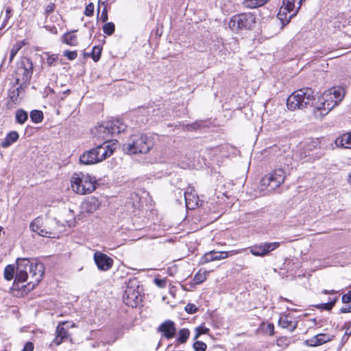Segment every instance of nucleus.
<instances>
[{
	"label": "nucleus",
	"mask_w": 351,
	"mask_h": 351,
	"mask_svg": "<svg viewBox=\"0 0 351 351\" xmlns=\"http://www.w3.org/2000/svg\"><path fill=\"white\" fill-rule=\"evenodd\" d=\"M45 267L36 260L19 258L16 260V275L14 284L19 286L29 279L28 289H34L43 279Z\"/></svg>",
	"instance_id": "obj_1"
},
{
	"label": "nucleus",
	"mask_w": 351,
	"mask_h": 351,
	"mask_svg": "<svg viewBox=\"0 0 351 351\" xmlns=\"http://www.w3.org/2000/svg\"><path fill=\"white\" fill-rule=\"evenodd\" d=\"M343 97L344 90L341 87H333L325 91L319 105L313 109L314 117L317 119H322L341 101Z\"/></svg>",
	"instance_id": "obj_2"
},
{
	"label": "nucleus",
	"mask_w": 351,
	"mask_h": 351,
	"mask_svg": "<svg viewBox=\"0 0 351 351\" xmlns=\"http://www.w3.org/2000/svg\"><path fill=\"white\" fill-rule=\"evenodd\" d=\"M153 141L150 136L145 134L131 135L128 141L123 145V151L129 155L147 154L153 147Z\"/></svg>",
	"instance_id": "obj_3"
},
{
	"label": "nucleus",
	"mask_w": 351,
	"mask_h": 351,
	"mask_svg": "<svg viewBox=\"0 0 351 351\" xmlns=\"http://www.w3.org/2000/svg\"><path fill=\"white\" fill-rule=\"evenodd\" d=\"M315 100L314 90L311 88H303L293 92L287 100L290 110L303 109Z\"/></svg>",
	"instance_id": "obj_4"
},
{
	"label": "nucleus",
	"mask_w": 351,
	"mask_h": 351,
	"mask_svg": "<svg viewBox=\"0 0 351 351\" xmlns=\"http://www.w3.org/2000/svg\"><path fill=\"white\" fill-rule=\"evenodd\" d=\"M114 152L110 145L104 143L84 152L80 157V163L84 165H94L110 157Z\"/></svg>",
	"instance_id": "obj_5"
},
{
	"label": "nucleus",
	"mask_w": 351,
	"mask_h": 351,
	"mask_svg": "<svg viewBox=\"0 0 351 351\" xmlns=\"http://www.w3.org/2000/svg\"><path fill=\"white\" fill-rule=\"evenodd\" d=\"M72 190L77 194L86 195L91 193L97 188L95 178L82 172L74 173L71 178Z\"/></svg>",
	"instance_id": "obj_6"
},
{
	"label": "nucleus",
	"mask_w": 351,
	"mask_h": 351,
	"mask_svg": "<svg viewBox=\"0 0 351 351\" xmlns=\"http://www.w3.org/2000/svg\"><path fill=\"white\" fill-rule=\"evenodd\" d=\"M305 0H283L278 14V18L282 24V27L288 24L291 19L296 15Z\"/></svg>",
	"instance_id": "obj_7"
},
{
	"label": "nucleus",
	"mask_w": 351,
	"mask_h": 351,
	"mask_svg": "<svg viewBox=\"0 0 351 351\" xmlns=\"http://www.w3.org/2000/svg\"><path fill=\"white\" fill-rule=\"evenodd\" d=\"M139 282L136 278L130 279L126 283L123 300L124 303L132 308L136 307L142 302V295L139 291Z\"/></svg>",
	"instance_id": "obj_8"
},
{
	"label": "nucleus",
	"mask_w": 351,
	"mask_h": 351,
	"mask_svg": "<svg viewBox=\"0 0 351 351\" xmlns=\"http://www.w3.org/2000/svg\"><path fill=\"white\" fill-rule=\"evenodd\" d=\"M255 24V15L248 12L233 16L229 22V27L233 32H239L243 29H252Z\"/></svg>",
	"instance_id": "obj_9"
},
{
	"label": "nucleus",
	"mask_w": 351,
	"mask_h": 351,
	"mask_svg": "<svg viewBox=\"0 0 351 351\" xmlns=\"http://www.w3.org/2000/svg\"><path fill=\"white\" fill-rule=\"evenodd\" d=\"M126 128V124L121 119H114L101 124L96 130L98 137L107 138L109 134L112 135L123 132Z\"/></svg>",
	"instance_id": "obj_10"
},
{
	"label": "nucleus",
	"mask_w": 351,
	"mask_h": 351,
	"mask_svg": "<svg viewBox=\"0 0 351 351\" xmlns=\"http://www.w3.org/2000/svg\"><path fill=\"white\" fill-rule=\"evenodd\" d=\"M285 172L282 169H277L264 176L261 180V184L268 191L278 188L285 181Z\"/></svg>",
	"instance_id": "obj_11"
},
{
	"label": "nucleus",
	"mask_w": 351,
	"mask_h": 351,
	"mask_svg": "<svg viewBox=\"0 0 351 351\" xmlns=\"http://www.w3.org/2000/svg\"><path fill=\"white\" fill-rule=\"evenodd\" d=\"M33 73V64L29 59L22 60L19 65L16 71V83L18 85L27 86Z\"/></svg>",
	"instance_id": "obj_12"
},
{
	"label": "nucleus",
	"mask_w": 351,
	"mask_h": 351,
	"mask_svg": "<svg viewBox=\"0 0 351 351\" xmlns=\"http://www.w3.org/2000/svg\"><path fill=\"white\" fill-rule=\"evenodd\" d=\"M280 246L278 242L263 243L256 244L250 248L252 254L256 256H265L270 252L274 250Z\"/></svg>",
	"instance_id": "obj_13"
},
{
	"label": "nucleus",
	"mask_w": 351,
	"mask_h": 351,
	"mask_svg": "<svg viewBox=\"0 0 351 351\" xmlns=\"http://www.w3.org/2000/svg\"><path fill=\"white\" fill-rule=\"evenodd\" d=\"M93 259L97 268L103 271L110 269L114 263L112 258L99 251H96L94 253Z\"/></svg>",
	"instance_id": "obj_14"
},
{
	"label": "nucleus",
	"mask_w": 351,
	"mask_h": 351,
	"mask_svg": "<svg viewBox=\"0 0 351 351\" xmlns=\"http://www.w3.org/2000/svg\"><path fill=\"white\" fill-rule=\"evenodd\" d=\"M237 252L230 251V252H216V251H210L204 254L203 256H202L199 263L202 265L215 261H219L224 258H228L229 256H232L236 254Z\"/></svg>",
	"instance_id": "obj_15"
},
{
	"label": "nucleus",
	"mask_w": 351,
	"mask_h": 351,
	"mask_svg": "<svg viewBox=\"0 0 351 351\" xmlns=\"http://www.w3.org/2000/svg\"><path fill=\"white\" fill-rule=\"evenodd\" d=\"M184 195L186 206L188 209H195L199 206V199L197 194H195V190L193 187H187Z\"/></svg>",
	"instance_id": "obj_16"
},
{
	"label": "nucleus",
	"mask_w": 351,
	"mask_h": 351,
	"mask_svg": "<svg viewBox=\"0 0 351 351\" xmlns=\"http://www.w3.org/2000/svg\"><path fill=\"white\" fill-rule=\"evenodd\" d=\"M158 331L161 332L166 339H171L176 332L175 324L171 320H167L159 326Z\"/></svg>",
	"instance_id": "obj_17"
},
{
	"label": "nucleus",
	"mask_w": 351,
	"mask_h": 351,
	"mask_svg": "<svg viewBox=\"0 0 351 351\" xmlns=\"http://www.w3.org/2000/svg\"><path fill=\"white\" fill-rule=\"evenodd\" d=\"M278 325L290 332H293L297 328L298 322L289 314L282 315L278 320Z\"/></svg>",
	"instance_id": "obj_18"
},
{
	"label": "nucleus",
	"mask_w": 351,
	"mask_h": 351,
	"mask_svg": "<svg viewBox=\"0 0 351 351\" xmlns=\"http://www.w3.org/2000/svg\"><path fill=\"white\" fill-rule=\"evenodd\" d=\"M100 206L99 201L94 197H91L88 198L82 204V209L83 213H93L96 211Z\"/></svg>",
	"instance_id": "obj_19"
},
{
	"label": "nucleus",
	"mask_w": 351,
	"mask_h": 351,
	"mask_svg": "<svg viewBox=\"0 0 351 351\" xmlns=\"http://www.w3.org/2000/svg\"><path fill=\"white\" fill-rule=\"evenodd\" d=\"M333 336L329 334L320 333L311 339L307 340V344L310 346H317L331 341Z\"/></svg>",
	"instance_id": "obj_20"
},
{
	"label": "nucleus",
	"mask_w": 351,
	"mask_h": 351,
	"mask_svg": "<svg viewBox=\"0 0 351 351\" xmlns=\"http://www.w3.org/2000/svg\"><path fill=\"white\" fill-rule=\"evenodd\" d=\"M68 331L60 324L56 328V336L53 339V343L56 346L60 345L64 341L69 338Z\"/></svg>",
	"instance_id": "obj_21"
},
{
	"label": "nucleus",
	"mask_w": 351,
	"mask_h": 351,
	"mask_svg": "<svg viewBox=\"0 0 351 351\" xmlns=\"http://www.w3.org/2000/svg\"><path fill=\"white\" fill-rule=\"evenodd\" d=\"M337 147L346 149H351V132L344 134L335 140Z\"/></svg>",
	"instance_id": "obj_22"
},
{
	"label": "nucleus",
	"mask_w": 351,
	"mask_h": 351,
	"mask_svg": "<svg viewBox=\"0 0 351 351\" xmlns=\"http://www.w3.org/2000/svg\"><path fill=\"white\" fill-rule=\"evenodd\" d=\"M19 134L15 131L10 132L5 138L1 141V147L6 148L15 143L19 139Z\"/></svg>",
	"instance_id": "obj_23"
},
{
	"label": "nucleus",
	"mask_w": 351,
	"mask_h": 351,
	"mask_svg": "<svg viewBox=\"0 0 351 351\" xmlns=\"http://www.w3.org/2000/svg\"><path fill=\"white\" fill-rule=\"evenodd\" d=\"M62 42L70 46H76L78 44L77 36L71 32H66L62 36Z\"/></svg>",
	"instance_id": "obj_24"
},
{
	"label": "nucleus",
	"mask_w": 351,
	"mask_h": 351,
	"mask_svg": "<svg viewBox=\"0 0 351 351\" xmlns=\"http://www.w3.org/2000/svg\"><path fill=\"white\" fill-rule=\"evenodd\" d=\"M11 17V9L8 8L4 14H1L0 22V30H3L8 26V23Z\"/></svg>",
	"instance_id": "obj_25"
},
{
	"label": "nucleus",
	"mask_w": 351,
	"mask_h": 351,
	"mask_svg": "<svg viewBox=\"0 0 351 351\" xmlns=\"http://www.w3.org/2000/svg\"><path fill=\"white\" fill-rule=\"evenodd\" d=\"M16 123L23 124L28 119L27 112L23 109H18L15 112Z\"/></svg>",
	"instance_id": "obj_26"
},
{
	"label": "nucleus",
	"mask_w": 351,
	"mask_h": 351,
	"mask_svg": "<svg viewBox=\"0 0 351 351\" xmlns=\"http://www.w3.org/2000/svg\"><path fill=\"white\" fill-rule=\"evenodd\" d=\"M23 89V86H22V84H21V85H19L17 88L10 90L9 97L12 102L16 104L19 101V95Z\"/></svg>",
	"instance_id": "obj_27"
},
{
	"label": "nucleus",
	"mask_w": 351,
	"mask_h": 351,
	"mask_svg": "<svg viewBox=\"0 0 351 351\" xmlns=\"http://www.w3.org/2000/svg\"><path fill=\"white\" fill-rule=\"evenodd\" d=\"M31 121L35 123H41L43 120V113L41 110H33L29 114Z\"/></svg>",
	"instance_id": "obj_28"
},
{
	"label": "nucleus",
	"mask_w": 351,
	"mask_h": 351,
	"mask_svg": "<svg viewBox=\"0 0 351 351\" xmlns=\"http://www.w3.org/2000/svg\"><path fill=\"white\" fill-rule=\"evenodd\" d=\"M26 44V42L25 40L17 42L16 44H14L11 50L10 53V62H12V60L14 59L15 56L17 54L19 51L22 48L23 46H24Z\"/></svg>",
	"instance_id": "obj_29"
},
{
	"label": "nucleus",
	"mask_w": 351,
	"mask_h": 351,
	"mask_svg": "<svg viewBox=\"0 0 351 351\" xmlns=\"http://www.w3.org/2000/svg\"><path fill=\"white\" fill-rule=\"evenodd\" d=\"M14 274H16L15 267L13 265H8L4 269V278L6 280H11L14 278Z\"/></svg>",
	"instance_id": "obj_30"
},
{
	"label": "nucleus",
	"mask_w": 351,
	"mask_h": 351,
	"mask_svg": "<svg viewBox=\"0 0 351 351\" xmlns=\"http://www.w3.org/2000/svg\"><path fill=\"white\" fill-rule=\"evenodd\" d=\"M267 0H245L243 5L246 8H255L264 5Z\"/></svg>",
	"instance_id": "obj_31"
},
{
	"label": "nucleus",
	"mask_w": 351,
	"mask_h": 351,
	"mask_svg": "<svg viewBox=\"0 0 351 351\" xmlns=\"http://www.w3.org/2000/svg\"><path fill=\"white\" fill-rule=\"evenodd\" d=\"M190 335V331L187 328H182L178 332V337L177 342L179 343H184Z\"/></svg>",
	"instance_id": "obj_32"
},
{
	"label": "nucleus",
	"mask_w": 351,
	"mask_h": 351,
	"mask_svg": "<svg viewBox=\"0 0 351 351\" xmlns=\"http://www.w3.org/2000/svg\"><path fill=\"white\" fill-rule=\"evenodd\" d=\"M42 219L36 218L30 223L29 228L32 232H36L38 234L40 228H42Z\"/></svg>",
	"instance_id": "obj_33"
},
{
	"label": "nucleus",
	"mask_w": 351,
	"mask_h": 351,
	"mask_svg": "<svg viewBox=\"0 0 351 351\" xmlns=\"http://www.w3.org/2000/svg\"><path fill=\"white\" fill-rule=\"evenodd\" d=\"M103 31L104 34L110 36L115 31V25L112 22L106 23L103 26Z\"/></svg>",
	"instance_id": "obj_34"
},
{
	"label": "nucleus",
	"mask_w": 351,
	"mask_h": 351,
	"mask_svg": "<svg viewBox=\"0 0 351 351\" xmlns=\"http://www.w3.org/2000/svg\"><path fill=\"white\" fill-rule=\"evenodd\" d=\"M337 300H338V298L336 297L333 300L329 301L328 302L319 304L318 306H317V307L319 308H321V309L330 311L335 306Z\"/></svg>",
	"instance_id": "obj_35"
},
{
	"label": "nucleus",
	"mask_w": 351,
	"mask_h": 351,
	"mask_svg": "<svg viewBox=\"0 0 351 351\" xmlns=\"http://www.w3.org/2000/svg\"><path fill=\"white\" fill-rule=\"evenodd\" d=\"M101 49V47H100L99 46H95L93 48L91 52V57L95 62H97L100 59Z\"/></svg>",
	"instance_id": "obj_36"
},
{
	"label": "nucleus",
	"mask_w": 351,
	"mask_h": 351,
	"mask_svg": "<svg viewBox=\"0 0 351 351\" xmlns=\"http://www.w3.org/2000/svg\"><path fill=\"white\" fill-rule=\"evenodd\" d=\"M193 347L195 351H205L206 350L207 346L202 341H196L193 343Z\"/></svg>",
	"instance_id": "obj_37"
},
{
	"label": "nucleus",
	"mask_w": 351,
	"mask_h": 351,
	"mask_svg": "<svg viewBox=\"0 0 351 351\" xmlns=\"http://www.w3.org/2000/svg\"><path fill=\"white\" fill-rule=\"evenodd\" d=\"M206 280V274L205 272L200 273L197 272L194 277V280L195 283L200 284L204 282Z\"/></svg>",
	"instance_id": "obj_38"
},
{
	"label": "nucleus",
	"mask_w": 351,
	"mask_h": 351,
	"mask_svg": "<svg viewBox=\"0 0 351 351\" xmlns=\"http://www.w3.org/2000/svg\"><path fill=\"white\" fill-rule=\"evenodd\" d=\"M196 334L194 339H197L202 334H206L208 332L209 329L205 326H199L195 328Z\"/></svg>",
	"instance_id": "obj_39"
},
{
	"label": "nucleus",
	"mask_w": 351,
	"mask_h": 351,
	"mask_svg": "<svg viewBox=\"0 0 351 351\" xmlns=\"http://www.w3.org/2000/svg\"><path fill=\"white\" fill-rule=\"evenodd\" d=\"M186 312L189 314L195 313L198 311V308L192 303H189L185 306L184 308Z\"/></svg>",
	"instance_id": "obj_40"
},
{
	"label": "nucleus",
	"mask_w": 351,
	"mask_h": 351,
	"mask_svg": "<svg viewBox=\"0 0 351 351\" xmlns=\"http://www.w3.org/2000/svg\"><path fill=\"white\" fill-rule=\"evenodd\" d=\"M56 9V4L54 3H49L45 8L44 14L47 16L49 14L52 13Z\"/></svg>",
	"instance_id": "obj_41"
},
{
	"label": "nucleus",
	"mask_w": 351,
	"mask_h": 351,
	"mask_svg": "<svg viewBox=\"0 0 351 351\" xmlns=\"http://www.w3.org/2000/svg\"><path fill=\"white\" fill-rule=\"evenodd\" d=\"M94 12V5L92 3L88 4L86 7L84 14L87 16H91Z\"/></svg>",
	"instance_id": "obj_42"
},
{
	"label": "nucleus",
	"mask_w": 351,
	"mask_h": 351,
	"mask_svg": "<svg viewBox=\"0 0 351 351\" xmlns=\"http://www.w3.org/2000/svg\"><path fill=\"white\" fill-rule=\"evenodd\" d=\"M64 56L66 57L69 60H73L77 58V53L75 51H65L64 52Z\"/></svg>",
	"instance_id": "obj_43"
},
{
	"label": "nucleus",
	"mask_w": 351,
	"mask_h": 351,
	"mask_svg": "<svg viewBox=\"0 0 351 351\" xmlns=\"http://www.w3.org/2000/svg\"><path fill=\"white\" fill-rule=\"evenodd\" d=\"M57 60H58L57 55L53 54V55L48 56V58H47V64L49 66H51L55 65V63L57 62Z\"/></svg>",
	"instance_id": "obj_44"
},
{
	"label": "nucleus",
	"mask_w": 351,
	"mask_h": 351,
	"mask_svg": "<svg viewBox=\"0 0 351 351\" xmlns=\"http://www.w3.org/2000/svg\"><path fill=\"white\" fill-rule=\"evenodd\" d=\"M276 343L278 346H287L289 344V340L285 337H281L277 339Z\"/></svg>",
	"instance_id": "obj_45"
},
{
	"label": "nucleus",
	"mask_w": 351,
	"mask_h": 351,
	"mask_svg": "<svg viewBox=\"0 0 351 351\" xmlns=\"http://www.w3.org/2000/svg\"><path fill=\"white\" fill-rule=\"evenodd\" d=\"M154 283L160 288H164L166 286L167 282L165 279H154Z\"/></svg>",
	"instance_id": "obj_46"
},
{
	"label": "nucleus",
	"mask_w": 351,
	"mask_h": 351,
	"mask_svg": "<svg viewBox=\"0 0 351 351\" xmlns=\"http://www.w3.org/2000/svg\"><path fill=\"white\" fill-rule=\"evenodd\" d=\"M351 302V291H349L347 293L343 295L342 302L349 303Z\"/></svg>",
	"instance_id": "obj_47"
},
{
	"label": "nucleus",
	"mask_w": 351,
	"mask_h": 351,
	"mask_svg": "<svg viewBox=\"0 0 351 351\" xmlns=\"http://www.w3.org/2000/svg\"><path fill=\"white\" fill-rule=\"evenodd\" d=\"M38 234L41 237H50L51 232L40 228Z\"/></svg>",
	"instance_id": "obj_48"
},
{
	"label": "nucleus",
	"mask_w": 351,
	"mask_h": 351,
	"mask_svg": "<svg viewBox=\"0 0 351 351\" xmlns=\"http://www.w3.org/2000/svg\"><path fill=\"white\" fill-rule=\"evenodd\" d=\"M108 12H107V10L106 8H104L102 12H101V17H100V20L103 22V23H106L107 21H108Z\"/></svg>",
	"instance_id": "obj_49"
},
{
	"label": "nucleus",
	"mask_w": 351,
	"mask_h": 351,
	"mask_svg": "<svg viewBox=\"0 0 351 351\" xmlns=\"http://www.w3.org/2000/svg\"><path fill=\"white\" fill-rule=\"evenodd\" d=\"M34 344L32 342H27L24 346L21 351H33Z\"/></svg>",
	"instance_id": "obj_50"
},
{
	"label": "nucleus",
	"mask_w": 351,
	"mask_h": 351,
	"mask_svg": "<svg viewBox=\"0 0 351 351\" xmlns=\"http://www.w3.org/2000/svg\"><path fill=\"white\" fill-rule=\"evenodd\" d=\"M267 330H268L269 335L272 336L274 335V325L273 324H269L267 325Z\"/></svg>",
	"instance_id": "obj_51"
},
{
	"label": "nucleus",
	"mask_w": 351,
	"mask_h": 351,
	"mask_svg": "<svg viewBox=\"0 0 351 351\" xmlns=\"http://www.w3.org/2000/svg\"><path fill=\"white\" fill-rule=\"evenodd\" d=\"M346 331H345V335L347 337H349L351 335V323L349 322V324L347 327H345Z\"/></svg>",
	"instance_id": "obj_52"
},
{
	"label": "nucleus",
	"mask_w": 351,
	"mask_h": 351,
	"mask_svg": "<svg viewBox=\"0 0 351 351\" xmlns=\"http://www.w3.org/2000/svg\"><path fill=\"white\" fill-rule=\"evenodd\" d=\"M341 313H351V306L348 308L343 307L340 309Z\"/></svg>",
	"instance_id": "obj_53"
},
{
	"label": "nucleus",
	"mask_w": 351,
	"mask_h": 351,
	"mask_svg": "<svg viewBox=\"0 0 351 351\" xmlns=\"http://www.w3.org/2000/svg\"><path fill=\"white\" fill-rule=\"evenodd\" d=\"M280 300H284V301L289 302V300H288V299H287V298H282V297H280Z\"/></svg>",
	"instance_id": "obj_54"
},
{
	"label": "nucleus",
	"mask_w": 351,
	"mask_h": 351,
	"mask_svg": "<svg viewBox=\"0 0 351 351\" xmlns=\"http://www.w3.org/2000/svg\"><path fill=\"white\" fill-rule=\"evenodd\" d=\"M323 293H324V294H329V291H328V290H324V291H323Z\"/></svg>",
	"instance_id": "obj_55"
},
{
	"label": "nucleus",
	"mask_w": 351,
	"mask_h": 351,
	"mask_svg": "<svg viewBox=\"0 0 351 351\" xmlns=\"http://www.w3.org/2000/svg\"><path fill=\"white\" fill-rule=\"evenodd\" d=\"M336 291H334V290H331V291H329V294H333V293H335Z\"/></svg>",
	"instance_id": "obj_56"
},
{
	"label": "nucleus",
	"mask_w": 351,
	"mask_h": 351,
	"mask_svg": "<svg viewBox=\"0 0 351 351\" xmlns=\"http://www.w3.org/2000/svg\"><path fill=\"white\" fill-rule=\"evenodd\" d=\"M313 146L315 147V145H317V141H312Z\"/></svg>",
	"instance_id": "obj_57"
},
{
	"label": "nucleus",
	"mask_w": 351,
	"mask_h": 351,
	"mask_svg": "<svg viewBox=\"0 0 351 351\" xmlns=\"http://www.w3.org/2000/svg\"><path fill=\"white\" fill-rule=\"evenodd\" d=\"M70 93V90H66V91H64L63 93L64 94H67V93Z\"/></svg>",
	"instance_id": "obj_58"
},
{
	"label": "nucleus",
	"mask_w": 351,
	"mask_h": 351,
	"mask_svg": "<svg viewBox=\"0 0 351 351\" xmlns=\"http://www.w3.org/2000/svg\"><path fill=\"white\" fill-rule=\"evenodd\" d=\"M193 125H194V124L193 125H190L189 127L191 128H193Z\"/></svg>",
	"instance_id": "obj_59"
},
{
	"label": "nucleus",
	"mask_w": 351,
	"mask_h": 351,
	"mask_svg": "<svg viewBox=\"0 0 351 351\" xmlns=\"http://www.w3.org/2000/svg\"><path fill=\"white\" fill-rule=\"evenodd\" d=\"M101 0H99V1H100Z\"/></svg>",
	"instance_id": "obj_60"
}]
</instances>
